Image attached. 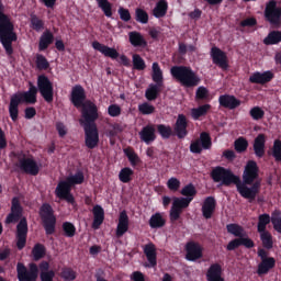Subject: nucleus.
Listing matches in <instances>:
<instances>
[{"mask_svg":"<svg viewBox=\"0 0 281 281\" xmlns=\"http://www.w3.org/2000/svg\"><path fill=\"white\" fill-rule=\"evenodd\" d=\"M211 179L214 183H221L226 188L234 184L237 188V192L243 196V199H248L249 203H254L256 201V196L260 193V181H255L251 183V187L243 183L240 177L234 175L232 169H227L222 166H217L211 171Z\"/></svg>","mask_w":281,"mask_h":281,"instance_id":"f257e3e1","label":"nucleus"},{"mask_svg":"<svg viewBox=\"0 0 281 281\" xmlns=\"http://www.w3.org/2000/svg\"><path fill=\"white\" fill-rule=\"evenodd\" d=\"M4 223L7 225H12V223H18L16 225V247L19 251L25 249L27 245V218L23 217V206L19 198H13L11 200V212L7 215Z\"/></svg>","mask_w":281,"mask_h":281,"instance_id":"f03ea898","label":"nucleus"},{"mask_svg":"<svg viewBox=\"0 0 281 281\" xmlns=\"http://www.w3.org/2000/svg\"><path fill=\"white\" fill-rule=\"evenodd\" d=\"M38 272L41 281H54V278H56V272L54 270H49V261L43 260L40 265L31 262L29 263V269L23 262H18L16 265L19 281H37Z\"/></svg>","mask_w":281,"mask_h":281,"instance_id":"7ed1b4c3","label":"nucleus"},{"mask_svg":"<svg viewBox=\"0 0 281 281\" xmlns=\"http://www.w3.org/2000/svg\"><path fill=\"white\" fill-rule=\"evenodd\" d=\"M100 117L95 105H89L88 110H83V119L79 120L85 131V144L90 149L98 148L100 144V132L95 121Z\"/></svg>","mask_w":281,"mask_h":281,"instance_id":"20e7f679","label":"nucleus"},{"mask_svg":"<svg viewBox=\"0 0 281 281\" xmlns=\"http://www.w3.org/2000/svg\"><path fill=\"white\" fill-rule=\"evenodd\" d=\"M3 3L0 0V43L7 54V56L12 57L14 54V47L12 43L19 41V35L14 31V23L10 15L3 13Z\"/></svg>","mask_w":281,"mask_h":281,"instance_id":"39448f33","label":"nucleus"},{"mask_svg":"<svg viewBox=\"0 0 281 281\" xmlns=\"http://www.w3.org/2000/svg\"><path fill=\"white\" fill-rule=\"evenodd\" d=\"M30 88L27 91L14 93L9 103V115L12 122H16L19 120V104H36V95L38 94V88L29 83Z\"/></svg>","mask_w":281,"mask_h":281,"instance_id":"423d86ee","label":"nucleus"},{"mask_svg":"<svg viewBox=\"0 0 281 281\" xmlns=\"http://www.w3.org/2000/svg\"><path fill=\"white\" fill-rule=\"evenodd\" d=\"M82 183H85V173H82V171H78L66 180L59 181L55 189V194L57 199L67 201L70 205H76V198L71 194V187L80 186Z\"/></svg>","mask_w":281,"mask_h":281,"instance_id":"0eeeda50","label":"nucleus"},{"mask_svg":"<svg viewBox=\"0 0 281 281\" xmlns=\"http://www.w3.org/2000/svg\"><path fill=\"white\" fill-rule=\"evenodd\" d=\"M170 74L177 82H180L187 89H193V87L201 85V77L188 66H173L170 69Z\"/></svg>","mask_w":281,"mask_h":281,"instance_id":"6e6552de","label":"nucleus"},{"mask_svg":"<svg viewBox=\"0 0 281 281\" xmlns=\"http://www.w3.org/2000/svg\"><path fill=\"white\" fill-rule=\"evenodd\" d=\"M86 100L87 92L85 91V88L80 85L72 87L70 93V102L76 109H81V119H83L85 110L89 111V106H95L98 109V105H95V103Z\"/></svg>","mask_w":281,"mask_h":281,"instance_id":"1a4fd4ad","label":"nucleus"},{"mask_svg":"<svg viewBox=\"0 0 281 281\" xmlns=\"http://www.w3.org/2000/svg\"><path fill=\"white\" fill-rule=\"evenodd\" d=\"M40 217L42 225L46 232V236H52L56 233V215H54V209L49 203H43L40 207Z\"/></svg>","mask_w":281,"mask_h":281,"instance_id":"9d476101","label":"nucleus"},{"mask_svg":"<svg viewBox=\"0 0 281 281\" xmlns=\"http://www.w3.org/2000/svg\"><path fill=\"white\" fill-rule=\"evenodd\" d=\"M16 166L25 175H31L32 177H36L41 172V167L34 157H27L25 154H20L18 156Z\"/></svg>","mask_w":281,"mask_h":281,"instance_id":"9b49d317","label":"nucleus"},{"mask_svg":"<svg viewBox=\"0 0 281 281\" xmlns=\"http://www.w3.org/2000/svg\"><path fill=\"white\" fill-rule=\"evenodd\" d=\"M265 20L273 25L274 27H280L281 25V7H278L276 0H270L263 11Z\"/></svg>","mask_w":281,"mask_h":281,"instance_id":"f8f14e48","label":"nucleus"},{"mask_svg":"<svg viewBox=\"0 0 281 281\" xmlns=\"http://www.w3.org/2000/svg\"><path fill=\"white\" fill-rule=\"evenodd\" d=\"M190 203H192V198H173V202L169 212L170 222L177 223V221L181 218L183 210L190 207Z\"/></svg>","mask_w":281,"mask_h":281,"instance_id":"ddd939ff","label":"nucleus"},{"mask_svg":"<svg viewBox=\"0 0 281 281\" xmlns=\"http://www.w3.org/2000/svg\"><path fill=\"white\" fill-rule=\"evenodd\" d=\"M190 203H192V198H173V202L169 212L170 222L177 223V221L181 218L183 210L190 207Z\"/></svg>","mask_w":281,"mask_h":281,"instance_id":"4468645a","label":"nucleus"},{"mask_svg":"<svg viewBox=\"0 0 281 281\" xmlns=\"http://www.w3.org/2000/svg\"><path fill=\"white\" fill-rule=\"evenodd\" d=\"M212 149V136L210 133L202 132L200 133V137L195 140H192L190 144V153L193 155H201L203 150H211Z\"/></svg>","mask_w":281,"mask_h":281,"instance_id":"2eb2a0df","label":"nucleus"},{"mask_svg":"<svg viewBox=\"0 0 281 281\" xmlns=\"http://www.w3.org/2000/svg\"><path fill=\"white\" fill-rule=\"evenodd\" d=\"M37 89L42 95V98L47 102V104H52L54 102V85L45 75H41L37 78Z\"/></svg>","mask_w":281,"mask_h":281,"instance_id":"dca6fc26","label":"nucleus"},{"mask_svg":"<svg viewBox=\"0 0 281 281\" xmlns=\"http://www.w3.org/2000/svg\"><path fill=\"white\" fill-rule=\"evenodd\" d=\"M257 254L261 260L258 265L257 273L258 276H267L271 269L276 268V258L269 257V252L262 248H259Z\"/></svg>","mask_w":281,"mask_h":281,"instance_id":"f3484780","label":"nucleus"},{"mask_svg":"<svg viewBox=\"0 0 281 281\" xmlns=\"http://www.w3.org/2000/svg\"><path fill=\"white\" fill-rule=\"evenodd\" d=\"M259 172L260 168H258V162H256V160H248L244 169L241 183L251 186V183L260 177Z\"/></svg>","mask_w":281,"mask_h":281,"instance_id":"a211bd4d","label":"nucleus"},{"mask_svg":"<svg viewBox=\"0 0 281 281\" xmlns=\"http://www.w3.org/2000/svg\"><path fill=\"white\" fill-rule=\"evenodd\" d=\"M186 251V260H189V262H196V260L203 258V247L196 241L187 243Z\"/></svg>","mask_w":281,"mask_h":281,"instance_id":"6ab92c4d","label":"nucleus"},{"mask_svg":"<svg viewBox=\"0 0 281 281\" xmlns=\"http://www.w3.org/2000/svg\"><path fill=\"white\" fill-rule=\"evenodd\" d=\"M211 58L213 60V65H216V67H220V69H223L224 71L229 69L227 54L221 50V48L213 46L211 48Z\"/></svg>","mask_w":281,"mask_h":281,"instance_id":"aec40b11","label":"nucleus"},{"mask_svg":"<svg viewBox=\"0 0 281 281\" xmlns=\"http://www.w3.org/2000/svg\"><path fill=\"white\" fill-rule=\"evenodd\" d=\"M173 133L178 139H186L188 137V117L184 114H179L173 125Z\"/></svg>","mask_w":281,"mask_h":281,"instance_id":"412c9836","label":"nucleus"},{"mask_svg":"<svg viewBox=\"0 0 281 281\" xmlns=\"http://www.w3.org/2000/svg\"><path fill=\"white\" fill-rule=\"evenodd\" d=\"M238 247H246V249H254L256 247V243L252 241L249 237H240L232 239L227 246V251H235V249H238Z\"/></svg>","mask_w":281,"mask_h":281,"instance_id":"4be33fe9","label":"nucleus"},{"mask_svg":"<svg viewBox=\"0 0 281 281\" xmlns=\"http://www.w3.org/2000/svg\"><path fill=\"white\" fill-rule=\"evenodd\" d=\"M92 47L93 49L100 52V54L105 56V58H111L112 60H117V58H120V53L117 52V49L109 47L98 41L92 42Z\"/></svg>","mask_w":281,"mask_h":281,"instance_id":"5701e85b","label":"nucleus"},{"mask_svg":"<svg viewBox=\"0 0 281 281\" xmlns=\"http://www.w3.org/2000/svg\"><path fill=\"white\" fill-rule=\"evenodd\" d=\"M276 78V75L271 70H267L263 72L256 71L249 77V82L251 85H267L271 82Z\"/></svg>","mask_w":281,"mask_h":281,"instance_id":"b1692460","label":"nucleus"},{"mask_svg":"<svg viewBox=\"0 0 281 281\" xmlns=\"http://www.w3.org/2000/svg\"><path fill=\"white\" fill-rule=\"evenodd\" d=\"M218 102L220 106H223L224 109H229L231 111H234V109H238V106H240L241 104V101L233 94L220 95Z\"/></svg>","mask_w":281,"mask_h":281,"instance_id":"393cba45","label":"nucleus"},{"mask_svg":"<svg viewBox=\"0 0 281 281\" xmlns=\"http://www.w3.org/2000/svg\"><path fill=\"white\" fill-rule=\"evenodd\" d=\"M144 254L148 262L146 267H148L149 269H154V267H157V247H155V244L149 243L145 245Z\"/></svg>","mask_w":281,"mask_h":281,"instance_id":"a878e982","label":"nucleus"},{"mask_svg":"<svg viewBox=\"0 0 281 281\" xmlns=\"http://www.w3.org/2000/svg\"><path fill=\"white\" fill-rule=\"evenodd\" d=\"M207 281H225L223 278V266L221 263H212L206 271Z\"/></svg>","mask_w":281,"mask_h":281,"instance_id":"bb28decb","label":"nucleus"},{"mask_svg":"<svg viewBox=\"0 0 281 281\" xmlns=\"http://www.w3.org/2000/svg\"><path fill=\"white\" fill-rule=\"evenodd\" d=\"M266 144H267V135L258 134L254 140L252 148L256 157H258L259 159H262V157H265Z\"/></svg>","mask_w":281,"mask_h":281,"instance_id":"cd10ccee","label":"nucleus"},{"mask_svg":"<svg viewBox=\"0 0 281 281\" xmlns=\"http://www.w3.org/2000/svg\"><path fill=\"white\" fill-rule=\"evenodd\" d=\"M216 211V199L214 196L205 198L203 205H202V216L206 220L212 218V215Z\"/></svg>","mask_w":281,"mask_h":281,"instance_id":"c85d7f7f","label":"nucleus"},{"mask_svg":"<svg viewBox=\"0 0 281 281\" xmlns=\"http://www.w3.org/2000/svg\"><path fill=\"white\" fill-rule=\"evenodd\" d=\"M140 140L148 144H153L155 139H157V135L155 134V125L149 124L142 128L139 132Z\"/></svg>","mask_w":281,"mask_h":281,"instance_id":"c756f323","label":"nucleus"},{"mask_svg":"<svg viewBox=\"0 0 281 281\" xmlns=\"http://www.w3.org/2000/svg\"><path fill=\"white\" fill-rule=\"evenodd\" d=\"M126 232H128V214H126V211H122L116 226V238H122Z\"/></svg>","mask_w":281,"mask_h":281,"instance_id":"7c9ffc66","label":"nucleus"},{"mask_svg":"<svg viewBox=\"0 0 281 281\" xmlns=\"http://www.w3.org/2000/svg\"><path fill=\"white\" fill-rule=\"evenodd\" d=\"M128 40L133 47H148V42L144 38V35L137 31H132L128 33Z\"/></svg>","mask_w":281,"mask_h":281,"instance_id":"2f4dec72","label":"nucleus"},{"mask_svg":"<svg viewBox=\"0 0 281 281\" xmlns=\"http://www.w3.org/2000/svg\"><path fill=\"white\" fill-rule=\"evenodd\" d=\"M92 214H93L92 227L93 229H98L100 225L104 223V209L100 204H97L92 209Z\"/></svg>","mask_w":281,"mask_h":281,"instance_id":"473e14b6","label":"nucleus"},{"mask_svg":"<svg viewBox=\"0 0 281 281\" xmlns=\"http://www.w3.org/2000/svg\"><path fill=\"white\" fill-rule=\"evenodd\" d=\"M52 43H54V33H52L49 30L44 31L38 42L40 52H45V49H48Z\"/></svg>","mask_w":281,"mask_h":281,"instance_id":"72a5a7b5","label":"nucleus"},{"mask_svg":"<svg viewBox=\"0 0 281 281\" xmlns=\"http://www.w3.org/2000/svg\"><path fill=\"white\" fill-rule=\"evenodd\" d=\"M161 89H164V86H159L157 83H150L145 91L146 100H148V102L155 101L157 98H159V93H161Z\"/></svg>","mask_w":281,"mask_h":281,"instance_id":"f704fd0d","label":"nucleus"},{"mask_svg":"<svg viewBox=\"0 0 281 281\" xmlns=\"http://www.w3.org/2000/svg\"><path fill=\"white\" fill-rule=\"evenodd\" d=\"M168 14V1L159 0L153 9V16L155 19H164Z\"/></svg>","mask_w":281,"mask_h":281,"instance_id":"c9c22d12","label":"nucleus"},{"mask_svg":"<svg viewBox=\"0 0 281 281\" xmlns=\"http://www.w3.org/2000/svg\"><path fill=\"white\" fill-rule=\"evenodd\" d=\"M151 69V79L155 85L164 87V71H161V67H159V64L157 61L153 63Z\"/></svg>","mask_w":281,"mask_h":281,"instance_id":"e433bc0d","label":"nucleus"},{"mask_svg":"<svg viewBox=\"0 0 281 281\" xmlns=\"http://www.w3.org/2000/svg\"><path fill=\"white\" fill-rule=\"evenodd\" d=\"M166 226V218L161 213H155L149 218V227L151 229H161V227Z\"/></svg>","mask_w":281,"mask_h":281,"instance_id":"4c0bfd02","label":"nucleus"},{"mask_svg":"<svg viewBox=\"0 0 281 281\" xmlns=\"http://www.w3.org/2000/svg\"><path fill=\"white\" fill-rule=\"evenodd\" d=\"M125 157H127L132 168H135L138 164H142V158L135 153L133 147H126L123 149Z\"/></svg>","mask_w":281,"mask_h":281,"instance_id":"58836bf2","label":"nucleus"},{"mask_svg":"<svg viewBox=\"0 0 281 281\" xmlns=\"http://www.w3.org/2000/svg\"><path fill=\"white\" fill-rule=\"evenodd\" d=\"M281 31H270L263 38V45H280Z\"/></svg>","mask_w":281,"mask_h":281,"instance_id":"ea45409f","label":"nucleus"},{"mask_svg":"<svg viewBox=\"0 0 281 281\" xmlns=\"http://www.w3.org/2000/svg\"><path fill=\"white\" fill-rule=\"evenodd\" d=\"M134 175L135 171L131 169V167H124L119 172V181H121V183H131Z\"/></svg>","mask_w":281,"mask_h":281,"instance_id":"a19ab883","label":"nucleus"},{"mask_svg":"<svg viewBox=\"0 0 281 281\" xmlns=\"http://www.w3.org/2000/svg\"><path fill=\"white\" fill-rule=\"evenodd\" d=\"M47 249L43 244H35L33 249H32V256L33 260L35 262H38V260H42V258H45Z\"/></svg>","mask_w":281,"mask_h":281,"instance_id":"79ce46f5","label":"nucleus"},{"mask_svg":"<svg viewBox=\"0 0 281 281\" xmlns=\"http://www.w3.org/2000/svg\"><path fill=\"white\" fill-rule=\"evenodd\" d=\"M260 240L265 249H273V236L269 231L259 232Z\"/></svg>","mask_w":281,"mask_h":281,"instance_id":"37998d69","label":"nucleus"},{"mask_svg":"<svg viewBox=\"0 0 281 281\" xmlns=\"http://www.w3.org/2000/svg\"><path fill=\"white\" fill-rule=\"evenodd\" d=\"M98 3V8L102 10L108 19L113 16V4L109 2V0H95Z\"/></svg>","mask_w":281,"mask_h":281,"instance_id":"c03bdc74","label":"nucleus"},{"mask_svg":"<svg viewBox=\"0 0 281 281\" xmlns=\"http://www.w3.org/2000/svg\"><path fill=\"white\" fill-rule=\"evenodd\" d=\"M227 233L236 238H245V228L238 224H228L226 226Z\"/></svg>","mask_w":281,"mask_h":281,"instance_id":"a18cd8bd","label":"nucleus"},{"mask_svg":"<svg viewBox=\"0 0 281 281\" xmlns=\"http://www.w3.org/2000/svg\"><path fill=\"white\" fill-rule=\"evenodd\" d=\"M210 109H212V105L210 104H204V105H200L199 108H193L191 110V116L193 117V120H199L200 117H203V115H207V111H210Z\"/></svg>","mask_w":281,"mask_h":281,"instance_id":"49530a36","label":"nucleus"},{"mask_svg":"<svg viewBox=\"0 0 281 281\" xmlns=\"http://www.w3.org/2000/svg\"><path fill=\"white\" fill-rule=\"evenodd\" d=\"M59 277L61 278V280L65 281H74L76 280V278H78V273L76 272V270L69 267H64L60 270Z\"/></svg>","mask_w":281,"mask_h":281,"instance_id":"de8ad7c7","label":"nucleus"},{"mask_svg":"<svg viewBox=\"0 0 281 281\" xmlns=\"http://www.w3.org/2000/svg\"><path fill=\"white\" fill-rule=\"evenodd\" d=\"M157 132L162 137V139H170L175 133L172 132V127L166 124H158Z\"/></svg>","mask_w":281,"mask_h":281,"instance_id":"09e8293b","label":"nucleus"},{"mask_svg":"<svg viewBox=\"0 0 281 281\" xmlns=\"http://www.w3.org/2000/svg\"><path fill=\"white\" fill-rule=\"evenodd\" d=\"M31 27L35 32H41L45 30V21H43L38 15L36 14H31Z\"/></svg>","mask_w":281,"mask_h":281,"instance_id":"8fccbe9b","label":"nucleus"},{"mask_svg":"<svg viewBox=\"0 0 281 281\" xmlns=\"http://www.w3.org/2000/svg\"><path fill=\"white\" fill-rule=\"evenodd\" d=\"M271 223V215L263 213L259 215V221L257 224V232H267V226Z\"/></svg>","mask_w":281,"mask_h":281,"instance_id":"3c124183","label":"nucleus"},{"mask_svg":"<svg viewBox=\"0 0 281 281\" xmlns=\"http://www.w3.org/2000/svg\"><path fill=\"white\" fill-rule=\"evenodd\" d=\"M180 194L186 196L184 199H191V201H194V196H196V188L194 184L189 183L181 189Z\"/></svg>","mask_w":281,"mask_h":281,"instance_id":"603ef678","label":"nucleus"},{"mask_svg":"<svg viewBox=\"0 0 281 281\" xmlns=\"http://www.w3.org/2000/svg\"><path fill=\"white\" fill-rule=\"evenodd\" d=\"M269 155H271L274 159V161L280 162L281 161V140L274 139L271 151H269Z\"/></svg>","mask_w":281,"mask_h":281,"instance_id":"864d4df0","label":"nucleus"},{"mask_svg":"<svg viewBox=\"0 0 281 281\" xmlns=\"http://www.w3.org/2000/svg\"><path fill=\"white\" fill-rule=\"evenodd\" d=\"M271 223L273 225V229L281 234V211L274 210L271 214Z\"/></svg>","mask_w":281,"mask_h":281,"instance_id":"5fc2aeb1","label":"nucleus"},{"mask_svg":"<svg viewBox=\"0 0 281 281\" xmlns=\"http://www.w3.org/2000/svg\"><path fill=\"white\" fill-rule=\"evenodd\" d=\"M132 63L136 71H144V69H146V61L144 60V58H142L139 54H134L132 56Z\"/></svg>","mask_w":281,"mask_h":281,"instance_id":"6e6d98bb","label":"nucleus"},{"mask_svg":"<svg viewBox=\"0 0 281 281\" xmlns=\"http://www.w3.org/2000/svg\"><path fill=\"white\" fill-rule=\"evenodd\" d=\"M61 227L66 238H74L76 236V226L71 222H64Z\"/></svg>","mask_w":281,"mask_h":281,"instance_id":"4d7b16f0","label":"nucleus"},{"mask_svg":"<svg viewBox=\"0 0 281 281\" xmlns=\"http://www.w3.org/2000/svg\"><path fill=\"white\" fill-rule=\"evenodd\" d=\"M35 65L40 71H46V69H49V61H47V58L42 54L36 55Z\"/></svg>","mask_w":281,"mask_h":281,"instance_id":"13d9d810","label":"nucleus"},{"mask_svg":"<svg viewBox=\"0 0 281 281\" xmlns=\"http://www.w3.org/2000/svg\"><path fill=\"white\" fill-rule=\"evenodd\" d=\"M135 21L137 23H142L143 25H146L148 23V12L142 8H137L135 10Z\"/></svg>","mask_w":281,"mask_h":281,"instance_id":"bf43d9fd","label":"nucleus"},{"mask_svg":"<svg viewBox=\"0 0 281 281\" xmlns=\"http://www.w3.org/2000/svg\"><path fill=\"white\" fill-rule=\"evenodd\" d=\"M236 153H245L249 148V142L245 137H239L234 143Z\"/></svg>","mask_w":281,"mask_h":281,"instance_id":"052dcab7","label":"nucleus"},{"mask_svg":"<svg viewBox=\"0 0 281 281\" xmlns=\"http://www.w3.org/2000/svg\"><path fill=\"white\" fill-rule=\"evenodd\" d=\"M249 115L250 117H252V120L258 122L259 120H262V117H265V110H262V108L260 106H254L252 109H250Z\"/></svg>","mask_w":281,"mask_h":281,"instance_id":"680f3d73","label":"nucleus"},{"mask_svg":"<svg viewBox=\"0 0 281 281\" xmlns=\"http://www.w3.org/2000/svg\"><path fill=\"white\" fill-rule=\"evenodd\" d=\"M138 111L142 115H153L155 113V106L148 102H144L138 105Z\"/></svg>","mask_w":281,"mask_h":281,"instance_id":"e2e57ef3","label":"nucleus"},{"mask_svg":"<svg viewBox=\"0 0 281 281\" xmlns=\"http://www.w3.org/2000/svg\"><path fill=\"white\" fill-rule=\"evenodd\" d=\"M167 188L171 191V192H177L179 190V188H181V181L175 177L170 178L167 181Z\"/></svg>","mask_w":281,"mask_h":281,"instance_id":"0e129e2a","label":"nucleus"},{"mask_svg":"<svg viewBox=\"0 0 281 281\" xmlns=\"http://www.w3.org/2000/svg\"><path fill=\"white\" fill-rule=\"evenodd\" d=\"M108 113L110 117H120L122 115V108L117 104H111L108 108Z\"/></svg>","mask_w":281,"mask_h":281,"instance_id":"69168bd1","label":"nucleus"},{"mask_svg":"<svg viewBox=\"0 0 281 281\" xmlns=\"http://www.w3.org/2000/svg\"><path fill=\"white\" fill-rule=\"evenodd\" d=\"M210 91L205 87H199L195 92L196 100H207Z\"/></svg>","mask_w":281,"mask_h":281,"instance_id":"338daca9","label":"nucleus"},{"mask_svg":"<svg viewBox=\"0 0 281 281\" xmlns=\"http://www.w3.org/2000/svg\"><path fill=\"white\" fill-rule=\"evenodd\" d=\"M117 12L121 21H124L125 23H128V21H131V11H128V9L120 7Z\"/></svg>","mask_w":281,"mask_h":281,"instance_id":"774afa93","label":"nucleus"}]
</instances>
